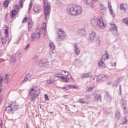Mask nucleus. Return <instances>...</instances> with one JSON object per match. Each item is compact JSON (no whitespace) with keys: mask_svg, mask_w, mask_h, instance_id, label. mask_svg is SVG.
Segmentation results:
<instances>
[{"mask_svg":"<svg viewBox=\"0 0 128 128\" xmlns=\"http://www.w3.org/2000/svg\"><path fill=\"white\" fill-rule=\"evenodd\" d=\"M10 4V0H4L3 6L4 8H8Z\"/></svg>","mask_w":128,"mask_h":128,"instance_id":"obj_30","label":"nucleus"},{"mask_svg":"<svg viewBox=\"0 0 128 128\" xmlns=\"http://www.w3.org/2000/svg\"><path fill=\"white\" fill-rule=\"evenodd\" d=\"M26 20H28V18H27L26 17L25 18H24L22 20V24H24V22H26Z\"/></svg>","mask_w":128,"mask_h":128,"instance_id":"obj_47","label":"nucleus"},{"mask_svg":"<svg viewBox=\"0 0 128 128\" xmlns=\"http://www.w3.org/2000/svg\"><path fill=\"white\" fill-rule=\"evenodd\" d=\"M56 4H58V6H62V2L58 1L56 2Z\"/></svg>","mask_w":128,"mask_h":128,"instance_id":"obj_52","label":"nucleus"},{"mask_svg":"<svg viewBox=\"0 0 128 128\" xmlns=\"http://www.w3.org/2000/svg\"><path fill=\"white\" fill-rule=\"evenodd\" d=\"M46 82L48 84H54V82H56V80H52L51 78H50L47 80Z\"/></svg>","mask_w":128,"mask_h":128,"instance_id":"obj_28","label":"nucleus"},{"mask_svg":"<svg viewBox=\"0 0 128 128\" xmlns=\"http://www.w3.org/2000/svg\"><path fill=\"white\" fill-rule=\"evenodd\" d=\"M40 6L38 4H35L33 7V12H40Z\"/></svg>","mask_w":128,"mask_h":128,"instance_id":"obj_20","label":"nucleus"},{"mask_svg":"<svg viewBox=\"0 0 128 128\" xmlns=\"http://www.w3.org/2000/svg\"><path fill=\"white\" fill-rule=\"evenodd\" d=\"M25 78H26L28 80V78H32V74L30 73L28 74L27 75H26Z\"/></svg>","mask_w":128,"mask_h":128,"instance_id":"obj_43","label":"nucleus"},{"mask_svg":"<svg viewBox=\"0 0 128 128\" xmlns=\"http://www.w3.org/2000/svg\"><path fill=\"white\" fill-rule=\"evenodd\" d=\"M44 2V18L48 20L50 18V4L48 2V0H43Z\"/></svg>","mask_w":128,"mask_h":128,"instance_id":"obj_4","label":"nucleus"},{"mask_svg":"<svg viewBox=\"0 0 128 128\" xmlns=\"http://www.w3.org/2000/svg\"><path fill=\"white\" fill-rule=\"evenodd\" d=\"M122 21H123V22L125 24L128 26V18H124Z\"/></svg>","mask_w":128,"mask_h":128,"instance_id":"obj_35","label":"nucleus"},{"mask_svg":"<svg viewBox=\"0 0 128 128\" xmlns=\"http://www.w3.org/2000/svg\"><path fill=\"white\" fill-rule=\"evenodd\" d=\"M108 78V77L106 75H101L97 77V80H101L102 82H104V80H106Z\"/></svg>","mask_w":128,"mask_h":128,"instance_id":"obj_17","label":"nucleus"},{"mask_svg":"<svg viewBox=\"0 0 128 128\" xmlns=\"http://www.w3.org/2000/svg\"><path fill=\"white\" fill-rule=\"evenodd\" d=\"M32 2H30L29 4V7H28V12L32 10Z\"/></svg>","mask_w":128,"mask_h":128,"instance_id":"obj_39","label":"nucleus"},{"mask_svg":"<svg viewBox=\"0 0 128 128\" xmlns=\"http://www.w3.org/2000/svg\"><path fill=\"white\" fill-rule=\"evenodd\" d=\"M28 32H30L32 29V26L34 24V22H32V18H29L28 20Z\"/></svg>","mask_w":128,"mask_h":128,"instance_id":"obj_16","label":"nucleus"},{"mask_svg":"<svg viewBox=\"0 0 128 128\" xmlns=\"http://www.w3.org/2000/svg\"><path fill=\"white\" fill-rule=\"evenodd\" d=\"M74 52L76 56H78L80 53V48L78 45L76 44H74Z\"/></svg>","mask_w":128,"mask_h":128,"instance_id":"obj_14","label":"nucleus"},{"mask_svg":"<svg viewBox=\"0 0 128 128\" xmlns=\"http://www.w3.org/2000/svg\"><path fill=\"white\" fill-rule=\"evenodd\" d=\"M8 76H10V75L9 74H6L5 76V78H4V82L5 84H8V78H9Z\"/></svg>","mask_w":128,"mask_h":128,"instance_id":"obj_33","label":"nucleus"},{"mask_svg":"<svg viewBox=\"0 0 128 128\" xmlns=\"http://www.w3.org/2000/svg\"><path fill=\"white\" fill-rule=\"evenodd\" d=\"M10 106L13 110H18V104H16V103L14 102H12V104H10Z\"/></svg>","mask_w":128,"mask_h":128,"instance_id":"obj_22","label":"nucleus"},{"mask_svg":"<svg viewBox=\"0 0 128 128\" xmlns=\"http://www.w3.org/2000/svg\"><path fill=\"white\" fill-rule=\"evenodd\" d=\"M20 8H24V0H20Z\"/></svg>","mask_w":128,"mask_h":128,"instance_id":"obj_41","label":"nucleus"},{"mask_svg":"<svg viewBox=\"0 0 128 128\" xmlns=\"http://www.w3.org/2000/svg\"><path fill=\"white\" fill-rule=\"evenodd\" d=\"M64 76V74H55V78H60L62 79L63 76Z\"/></svg>","mask_w":128,"mask_h":128,"instance_id":"obj_36","label":"nucleus"},{"mask_svg":"<svg viewBox=\"0 0 128 128\" xmlns=\"http://www.w3.org/2000/svg\"><path fill=\"white\" fill-rule=\"evenodd\" d=\"M54 53L52 52V51H50L48 53L49 56H54Z\"/></svg>","mask_w":128,"mask_h":128,"instance_id":"obj_49","label":"nucleus"},{"mask_svg":"<svg viewBox=\"0 0 128 128\" xmlns=\"http://www.w3.org/2000/svg\"><path fill=\"white\" fill-rule=\"evenodd\" d=\"M40 94V88L36 86H33L28 90V96L30 98L31 102H34Z\"/></svg>","mask_w":128,"mask_h":128,"instance_id":"obj_3","label":"nucleus"},{"mask_svg":"<svg viewBox=\"0 0 128 128\" xmlns=\"http://www.w3.org/2000/svg\"><path fill=\"white\" fill-rule=\"evenodd\" d=\"M88 100H90V95H86L84 97V98H80L78 100V102H79V104H89L90 102L88 101Z\"/></svg>","mask_w":128,"mask_h":128,"instance_id":"obj_6","label":"nucleus"},{"mask_svg":"<svg viewBox=\"0 0 128 128\" xmlns=\"http://www.w3.org/2000/svg\"><path fill=\"white\" fill-rule=\"evenodd\" d=\"M94 88V86H90L88 88V92H91Z\"/></svg>","mask_w":128,"mask_h":128,"instance_id":"obj_40","label":"nucleus"},{"mask_svg":"<svg viewBox=\"0 0 128 128\" xmlns=\"http://www.w3.org/2000/svg\"><path fill=\"white\" fill-rule=\"evenodd\" d=\"M108 56H110V55H108V52H106L102 56V60H108Z\"/></svg>","mask_w":128,"mask_h":128,"instance_id":"obj_27","label":"nucleus"},{"mask_svg":"<svg viewBox=\"0 0 128 128\" xmlns=\"http://www.w3.org/2000/svg\"><path fill=\"white\" fill-rule=\"evenodd\" d=\"M2 92V88H0V92Z\"/></svg>","mask_w":128,"mask_h":128,"instance_id":"obj_62","label":"nucleus"},{"mask_svg":"<svg viewBox=\"0 0 128 128\" xmlns=\"http://www.w3.org/2000/svg\"><path fill=\"white\" fill-rule=\"evenodd\" d=\"M109 30L111 31L112 32L114 36H119L118 32V28L116 27V26L114 24H110V28Z\"/></svg>","mask_w":128,"mask_h":128,"instance_id":"obj_9","label":"nucleus"},{"mask_svg":"<svg viewBox=\"0 0 128 128\" xmlns=\"http://www.w3.org/2000/svg\"><path fill=\"white\" fill-rule=\"evenodd\" d=\"M2 44H6V38H2Z\"/></svg>","mask_w":128,"mask_h":128,"instance_id":"obj_44","label":"nucleus"},{"mask_svg":"<svg viewBox=\"0 0 128 128\" xmlns=\"http://www.w3.org/2000/svg\"><path fill=\"white\" fill-rule=\"evenodd\" d=\"M66 12L70 16H78L82 14V8L78 5H69L66 8Z\"/></svg>","mask_w":128,"mask_h":128,"instance_id":"obj_1","label":"nucleus"},{"mask_svg":"<svg viewBox=\"0 0 128 128\" xmlns=\"http://www.w3.org/2000/svg\"><path fill=\"white\" fill-rule=\"evenodd\" d=\"M122 122L123 124H126V118H123L122 120Z\"/></svg>","mask_w":128,"mask_h":128,"instance_id":"obj_37","label":"nucleus"},{"mask_svg":"<svg viewBox=\"0 0 128 128\" xmlns=\"http://www.w3.org/2000/svg\"><path fill=\"white\" fill-rule=\"evenodd\" d=\"M96 32H90L89 34L88 40L89 42H94V40H96Z\"/></svg>","mask_w":128,"mask_h":128,"instance_id":"obj_12","label":"nucleus"},{"mask_svg":"<svg viewBox=\"0 0 128 128\" xmlns=\"http://www.w3.org/2000/svg\"><path fill=\"white\" fill-rule=\"evenodd\" d=\"M94 102H102V96L100 94L98 95L97 94H94Z\"/></svg>","mask_w":128,"mask_h":128,"instance_id":"obj_19","label":"nucleus"},{"mask_svg":"<svg viewBox=\"0 0 128 128\" xmlns=\"http://www.w3.org/2000/svg\"><path fill=\"white\" fill-rule=\"evenodd\" d=\"M115 116L117 120H120V118H122V115L120 114L119 110L116 111L115 113Z\"/></svg>","mask_w":128,"mask_h":128,"instance_id":"obj_26","label":"nucleus"},{"mask_svg":"<svg viewBox=\"0 0 128 128\" xmlns=\"http://www.w3.org/2000/svg\"><path fill=\"white\" fill-rule=\"evenodd\" d=\"M126 106H124V110H126Z\"/></svg>","mask_w":128,"mask_h":128,"instance_id":"obj_61","label":"nucleus"},{"mask_svg":"<svg viewBox=\"0 0 128 128\" xmlns=\"http://www.w3.org/2000/svg\"><path fill=\"white\" fill-rule=\"evenodd\" d=\"M38 55L36 54L34 56L32 60H38Z\"/></svg>","mask_w":128,"mask_h":128,"instance_id":"obj_45","label":"nucleus"},{"mask_svg":"<svg viewBox=\"0 0 128 128\" xmlns=\"http://www.w3.org/2000/svg\"><path fill=\"white\" fill-rule=\"evenodd\" d=\"M46 22H44L41 26V30L38 28L36 30V32L32 33L31 35L32 42H34L36 38H39L40 35L44 36L46 31Z\"/></svg>","mask_w":128,"mask_h":128,"instance_id":"obj_2","label":"nucleus"},{"mask_svg":"<svg viewBox=\"0 0 128 128\" xmlns=\"http://www.w3.org/2000/svg\"><path fill=\"white\" fill-rule=\"evenodd\" d=\"M119 88H120L119 90H120V93L122 94V86L120 85V86H119Z\"/></svg>","mask_w":128,"mask_h":128,"instance_id":"obj_55","label":"nucleus"},{"mask_svg":"<svg viewBox=\"0 0 128 128\" xmlns=\"http://www.w3.org/2000/svg\"><path fill=\"white\" fill-rule=\"evenodd\" d=\"M66 106V108H68V106Z\"/></svg>","mask_w":128,"mask_h":128,"instance_id":"obj_63","label":"nucleus"},{"mask_svg":"<svg viewBox=\"0 0 128 128\" xmlns=\"http://www.w3.org/2000/svg\"><path fill=\"white\" fill-rule=\"evenodd\" d=\"M116 62L114 63V64L112 65V66H114V68H116Z\"/></svg>","mask_w":128,"mask_h":128,"instance_id":"obj_59","label":"nucleus"},{"mask_svg":"<svg viewBox=\"0 0 128 128\" xmlns=\"http://www.w3.org/2000/svg\"><path fill=\"white\" fill-rule=\"evenodd\" d=\"M44 98H45V100H49L48 96V94H46L44 95Z\"/></svg>","mask_w":128,"mask_h":128,"instance_id":"obj_50","label":"nucleus"},{"mask_svg":"<svg viewBox=\"0 0 128 128\" xmlns=\"http://www.w3.org/2000/svg\"><path fill=\"white\" fill-rule=\"evenodd\" d=\"M66 36V32H64V31L60 29L58 30V38L59 40H64V38Z\"/></svg>","mask_w":128,"mask_h":128,"instance_id":"obj_13","label":"nucleus"},{"mask_svg":"<svg viewBox=\"0 0 128 128\" xmlns=\"http://www.w3.org/2000/svg\"><path fill=\"white\" fill-rule=\"evenodd\" d=\"M28 80V79L26 77H25L24 78V79L22 82V84H24V82H26Z\"/></svg>","mask_w":128,"mask_h":128,"instance_id":"obj_51","label":"nucleus"},{"mask_svg":"<svg viewBox=\"0 0 128 128\" xmlns=\"http://www.w3.org/2000/svg\"><path fill=\"white\" fill-rule=\"evenodd\" d=\"M78 33L80 36H86V30H84V28L79 29L78 31Z\"/></svg>","mask_w":128,"mask_h":128,"instance_id":"obj_21","label":"nucleus"},{"mask_svg":"<svg viewBox=\"0 0 128 128\" xmlns=\"http://www.w3.org/2000/svg\"><path fill=\"white\" fill-rule=\"evenodd\" d=\"M28 48H30V44H28L24 48V50H28Z\"/></svg>","mask_w":128,"mask_h":128,"instance_id":"obj_53","label":"nucleus"},{"mask_svg":"<svg viewBox=\"0 0 128 128\" xmlns=\"http://www.w3.org/2000/svg\"><path fill=\"white\" fill-rule=\"evenodd\" d=\"M68 86H70V88H75L76 90H78V86L73 85H68Z\"/></svg>","mask_w":128,"mask_h":128,"instance_id":"obj_42","label":"nucleus"},{"mask_svg":"<svg viewBox=\"0 0 128 128\" xmlns=\"http://www.w3.org/2000/svg\"><path fill=\"white\" fill-rule=\"evenodd\" d=\"M62 74H63V76L61 80H63V82H68V78H72V76L70 75V73L66 71H62Z\"/></svg>","mask_w":128,"mask_h":128,"instance_id":"obj_8","label":"nucleus"},{"mask_svg":"<svg viewBox=\"0 0 128 128\" xmlns=\"http://www.w3.org/2000/svg\"><path fill=\"white\" fill-rule=\"evenodd\" d=\"M8 29H6L5 30V36L6 38H8Z\"/></svg>","mask_w":128,"mask_h":128,"instance_id":"obj_46","label":"nucleus"},{"mask_svg":"<svg viewBox=\"0 0 128 128\" xmlns=\"http://www.w3.org/2000/svg\"><path fill=\"white\" fill-rule=\"evenodd\" d=\"M49 46H50V48L52 50H54V48H56V46L54 45V43L52 42H50L49 44Z\"/></svg>","mask_w":128,"mask_h":128,"instance_id":"obj_29","label":"nucleus"},{"mask_svg":"<svg viewBox=\"0 0 128 128\" xmlns=\"http://www.w3.org/2000/svg\"><path fill=\"white\" fill-rule=\"evenodd\" d=\"M12 110H14L12 109L10 105V106H8V107H6V112H12Z\"/></svg>","mask_w":128,"mask_h":128,"instance_id":"obj_32","label":"nucleus"},{"mask_svg":"<svg viewBox=\"0 0 128 128\" xmlns=\"http://www.w3.org/2000/svg\"><path fill=\"white\" fill-rule=\"evenodd\" d=\"M2 121H0V128H2Z\"/></svg>","mask_w":128,"mask_h":128,"instance_id":"obj_58","label":"nucleus"},{"mask_svg":"<svg viewBox=\"0 0 128 128\" xmlns=\"http://www.w3.org/2000/svg\"><path fill=\"white\" fill-rule=\"evenodd\" d=\"M62 88L63 90H68V88H67L66 86H64V87Z\"/></svg>","mask_w":128,"mask_h":128,"instance_id":"obj_54","label":"nucleus"},{"mask_svg":"<svg viewBox=\"0 0 128 128\" xmlns=\"http://www.w3.org/2000/svg\"><path fill=\"white\" fill-rule=\"evenodd\" d=\"M102 42L100 41V39L99 38H97L96 42V46H100Z\"/></svg>","mask_w":128,"mask_h":128,"instance_id":"obj_31","label":"nucleus"},{"mask_svg":"<svg viewBox=\"0 0 128 128\" xmlns=\"http://www.w3.org/2000/svg\"><path fill=\"white\" fill-rule=\"evenodd\" d=\"M106 98L108 102H112V97H110V96L108 94L106 95Z\"/></svg>","mask_w":128,"mask_h":128,"instance_id":"obj_34","label":"nucleus"},{"mask_svg":"<svg viewBox=\"0 0 128 128\" xmlns=\"http://www.w3.org/2000/svg\"><path fill=\"white\" fill-rule=\"evenodd\" d=\"M18 8L16 10H14L11 12L10 16L13 18H14L18 14Z\"/></svg>","mask_w":128,"mask_h":128,"instance_id":"obj_23","label":"nucleus"},{"mask_svg":"<svg viewBox=\"0 0 128 128\" xmlns=\"http://www.w3.org/2000/svg\"><path fill=\"white\" fill-rule=\"evenodd\" d=\"M84 2V4L87 6H90L91 8H94V2H97L98 0H83Z\"/></svg>","mask_w":128,"mask_h":128,"instance_id":"obj_10","label":"nucleus"},{"mask_svg":"<svg viewBox=\"0 0 128 128\" xmlns=\"http://www.w3.org/2000/svg\"><path fill=\"white\" fill-rule=\"evenodd\" d=\"M92 72H88L87 73H83L81 74V78H92Z\"/></svg>","mask_w":128,"mask_h":128,"instance_id":"obj_15","label":"nucleus"},{"mask_svg":"<svg viewBox=\"0 0 128 128\" xmlns=\"http://www.w3.org/2000/svg\"><path fill=\"white\" fill-rule=\"evenodd\" d=\"M106 7H104V6L103 4H100V10H106Z\"/></svg>","mask_w":128,"mask_h":128,"instance_id":"obj_48","label":"nucleus"},{"mask_svg":"<svg viewBox=\"0 0 128 128\" xmlns=\"http://www.w3.org/2000/svg\"><path fill=\"white\" fill-rule=\"evenodd\" d=\"M48 61L46 59H42L37 62L36 64L40 66V68H44V66H48Z\"/></svg>","mask_w":128,"mask_h":128,"instance_id":"obj_7","label":"nucleus"},{"mask_svg":"<svg viewBox=\"0 0 128 128\" xmlns=\"http://www.w3.org/2000/svg\"><path fill=\"white\" fill-rule=\"evenodd\" d=\"M120 10H124L126 12L128 8V6H126V4H120Z\"/></svg>","mask_w":128,"mask_h":128,"instance_id":"obj_24","label":"nucleus"},{"mask_svg":"<svg viewBox=\"0 0 128 128\" xmlns=\"http://www.w3.org/2000/svg\"><path fill=\"white\" fill-rule=\"evenodd\" d=\"M126 102H124L122 103V106H126Z\"/></svg>","mask_w":128,"mask_h":128,"instance_id":"obj_60","label":"nucleus"},{"mask_svg":"<svg viewBox=\"0 0 128 128\" xmlns=\"http://www.w3.org/2000/svg\"><path fill=\"white\" fill-rule=\"evenodd\" d=\"M98 66L102 68H106V65H104V61L102 59L98 62Z\"/></svg>","mask_w":128,"mask_h":128,"instance_id":"obj_25","label":"nucleus"},{"mask_svg":"<svg viewBox=\"0 0 128 128\" xmlns=\"http://www.w3.org/2000/svg\"><path fill=\"white\" fill-rule=\"evenodd\" d=\"M108 6L111 16L113 18H114V16H115L116 15L114 14V10H112V4L110 2H108Z\"/></svg>","mask_w":128,"mask_h":128,"instance_id":"obj_18","label":"nucleus"},{"mask_svg":"<svg viewBox=\"0 0 128 128\" xmlns=\"http://www.w3.org/2000/svg\"><path fill=\"white\" fill-rule=\"evenodd\" d=\"M11 60L12 62H16V59H14V58H11Z\"/></svg>","mask_w":128,"mask_h":128,"instance_id":"obj_56","label":"nucleus"},{"mask_svg":"<svg viewBox=\"0 0 128 128\" xmlns=\"http://www.w3.org/2000/svg\"><path fill=\"white\" fill-rule=\"evenodd\" d=\"M84 2V4L87 6H90L91 8H94V2H97L98 0H83Z\"/></svg>","mask_w":128,"mask_h":128,"instance_id":"obj_11","label":"nucleus"},{"mask_svg":"<svg viewBox=\"0 0 128 128\" xmlns=\"http://www.w3.org/2000/svg\"><path fill=\"white\" fill-rule=\"evenodd\" d=\"M3 80H2V77L0 76V84H2V82Z\"/></svg>","mask_w":128,"mask_h":128,"instance_id":"obj_57","label":"nucleus"},{"mask_svg":"<svg viewBox=\"0 0 128 128\" xmlns=\"http://www.w3.org/2000/svg\"><path fill=\"white\" fill-rule=\"evenodd\" d=\"M26 126H27V128H28V125H26Z\"/></svg>","mask_w":128,"mask_h":128,"instance_id":"obj_64","label":"nucleus"},{"mask_svg":"<svg viewBox=\"0 0 128 128\" xmlns=\"http://www.w3.org/2000/svg\"><path fill=\"white\" fill-rule=\"evenodd\" d=\"M91 24L93 26H98L100 28L104 30V28H106V24L104 23V20L102 17H98V19L92 18L90 20Z\"/></svg>","mask_w":128,"mask_h":128,"instance_id":"obj_5","label":"nucleus"},{"mask_svg":"<svg viewBox=\"0 0 128 128\" xmlns=\"http://www.w3.org/2000/svg\"><path fill=\"white\" fill-rule=\"evenodd\" d=\"M101 12L103 16H106V9L101 10Z\"/></svg>","mask_w":128,"mask_h":128,"instance_id":"obj_38","label":"nucleus"}]
</instances>
